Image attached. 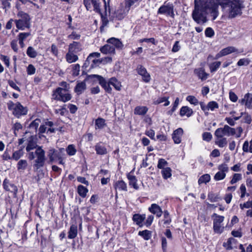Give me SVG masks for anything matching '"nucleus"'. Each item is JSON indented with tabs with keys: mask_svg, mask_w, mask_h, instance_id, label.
I'll list each match as a JSON object with an SVG mask.
<instances>
[{
	"mask_svg": "<svg viewBox=\"0 0 252 252\" xmlns=\"http://www.w3.org/2000/svg\"><path fill=\"white\" fill-rule=\"evenodd\" d=\"M219 5L223 9H226L230 18L241 15L244 7L243 0H194V9L192 13L193 19L199 24L207 22V15L215 20L219 14Z\"/></svg>",
	"mask_w": 252,
	"mask_h": 252,
	"instance_id": "1",
	"label": "nucleus"
},
{
	"mask_svg": "<svg viewBox=\"0 0 252 252\" xmlns=\"http://www.w3.org/2000/svg\"><path fill=\"white\" fill-rule=\"evenodd\" d=\"M28 158L32 160L36 158L34 160L33 167L37 170L44 166L46 161L45 152L42 147L38 146L34 152H29L28 154Z\"/></svg>",
	"mask_w": 252,
	"mask_h": 252,
	"instance_id": "2",
	"label": "nucleus"
},
{
	"mask_svg": "<svg viewBox=\"0 0 252 252\" xmlns=\"http://www.w3.org/2000/svg\"><path fill=\"white\" fill-rule=\"evenodd\" d=\"M18 20H15L16 28L19 30H24L26 28H29L30 27V16L26 13L23 11H19L17 14Z\"/></svg>",
	"mask_w": 252,
	"mask_h": 252,
	"instance_id": "3",
	"label": "nucleus"
},
{
	"mask_svg": "<svg viewBox=\"0 0 252 252\" xmlns=\"http://www.w3.org/2000/svg\"><path fill=\"white\" fill-rule=\"evenodd\" d=\"M7 105L8 110L12 111V114L17 118L25 115L27 113V108L23 107L19 102L14 103L12 101H9Z\"/></svg>",
	"mask_w": 252,
	"mask_h": 252,
	"instance_id": "4",
	"label": "nucleus"
},
{
	"mask_svg": "<svg viewBox=\"0 0 252 252\" xmlns=\"http://www.w3.org/2000/svg\"><path fill=\"white\" fill-rule=\"evenodd\" d=\"M53 99L57 100L67 102L71 99V96L69 94L68 90L63 89L62 88H57L53 91L52 94Z\"/></svg>",
	"mask_w": 252,
	"mask_h": 252,
	"instance_id": "5",
	"label": "nucleus"
},
{
	"mask_svg": "<svg viewBox=\"0 0 252 252\" xmlns=\"http://www.w3.org/2000/svg\"><path fill=\"white\" fill-rule=\"evenodd\" d=\"M235 133L236 130L234 128L225 125L223 127L217 128L215 131L214 135L216 138H222L224 136L234 135Z\"/></svg>",
	"mask_w": 252,
	"mask_h": 252,
	"instance_id": "6",
	"label": "nucleus"
},
{
	"mask_svg": "<svg viewBox=\"0 0 252 252\" xmlns=\"http://www.w3.org/2000/svg\"><path fill=\"white\" fill-rule=\"evenodd\" d=\"M213 219V229L215 233L221 234L224 230V227L221 224L223 221L224 217L214 213L212 216Z\"/></svg>",
	"mask_w": 252,
	"mask_h": 252,
	"instance_id": "7",
	"label": "nucleus"
},
{
	"mask_svg": "<svg viewBox=\"0 0 252 252\" xmlns=\"http://www.w3.org/2000/svg\"><path fill=\"white\" fill-rule=\"evenodd\" d=\"M158 13L166 15V16L174 18L175 14L173 4L170 2H165L158 9Z\"/></svg>",
	"mask_w": 252,
	"mask_h": 252,
	"instance_id": "8",
	"label": "nucleus"
},
{
	"mask_svg": "<svg viewBox=\"0 0 252 252\" xmlns=\"http://www.w3.org/2000/svg\"><path fill=\"white\" fill-rule=\"evenodd\" d=\"M90 77L91 78H96L99 85L104 90L108 93H111L112 89L110 87L111 84L109 83V80L107 82L102 76L97 74H92L90 75Z\"/></svg>",
	"mask_w": 252,
	"mask_h": 252,
	"instance_id": "9",
	"label": "nucleus"
},
{
	"mask_svg": "<svg viewBox=\"0 0 252 252\" xmlns=\"http://www.w3.org/2000/svg\"><path fill=\"white\" fill-rule=\"evenodd\" d=\"M63 156H65L64 149H60L59 151L55 150L54 149H51L49 150L48 154L50 162H53L57 159H61Z\"/></svg>",
	"mask_w": 252,
	"mask_h": 252,
	"instance_id": "10",
	"label": "nucleus"
},
{
	"mask_svg": "<svg viewBox=\"0 0 252 252\" xmlns=\"http://www.w3.org/2000/svg\"><path fill=\"white\" fill-rule=\"evenodd\" d=\"M238 50L233 46H229L222 49L220 52H219L214 58L215 60H217L223 56L227 55L230 53L236 52Z\"/></svg>",
	"mask_w": 252,
	"mask_h": 252,
	"instance_id": "11",
	"label": "nucleus"
},
{
	"mask_svg": "<svg viewBox=\"0 0 252 252\" xmlns=\"http://www.w3.org/2000/svg\"><path fill=\"white\" fill-rule=\"evenodd\" d=\"M138 73L142 76L143 80L147 83L151 80L150 74L147 72L145 68L142 65H138L137 68Z\"/></svg>",
	"mask_w": 252,
	"mask_h": 252,
	"instance_id": "12",
	"label": "nucleus"
},
{
	"mask_svg": "<svg viewBox=\"0 0 252 252\" xmlns=\"http://www.w3.org/2000/svg\"><path fill=\"white\" fill-rule=\"evenodd\" d=\"M183 134V130L179 128L174 130L172 134V139L176 144H179L181 142L182 136Z\"/></svg>",
	"mask_w": 252,
	"mask_h": 252,
	"instance_id": "13",
	"label": "nucleus"
},
{
	"mask_svg": "<svg viewBox=\"0 0 252 252\" xmlns=\"http://www.w3.org/2000/svg\"><path fill=\"white\" fill-rule=\"evenodd\" d=\"M149 211L152 214H155L158 218L161 216L162 211L161 208L157 204H152L148 208Z\"/></svg>",
	"mask_w": 252,
	"mask_h": 252,
	"instance_id": "14",
	"label": "nucleus"
},
{
	"mask_svg": "<svg viewBox=\"0 0 252 252\" xmlns=\"http://www.w3.org/2000/svg\"><path fill=\"white\" fill-rule=\"evenodd\" d=\"M241 103L244 104L248 108H252V94H246L244 98L241 99Z\"/></svg>",
	"mask_w": 252,
	"mask_h": 252,
	"instance_id": "15",
	"label": "nucleus"
},
{
	"mask_svg": "<svg viewBox=\"0 0 252 252\" xmlns=\"http://www.w3.org/2000/svg\"><path fill=\"white\" fill-rule=\"evenodd\" d=\"M146 219L145 214H135L133 216L132 220L139 227H142L143 225V221Z\"/></svg>",
	"mask_w": 252,
	"mask_h": 252,
	"instance_id": "16",
	"label": "nucleus"
},
{
	"mask_svg": "<svg viewBox=\"0 0 252 252\" xmlns=\"http://www.w3.org/2000/svg\"><path fill=\"white\" fill-rule=\"evenodd\" d=\"M107 43L110 44L114 48L121 50L123 49L124 45L122 42L118 38L112 37L108 39L107 41Z\"/></svg>",
	"mask_w": 252,
	"mask_h": 252,
	"instance_id": "17",
	"label": "nucleus"
},
{
	"mask_svg": "<svg viewBox=\"0 0 252 252\" xmlns=\"http://www.w3.org/2000/svg\"><path fill=\"white\" fill-rule=\"evenodd\" d=\"M82 49V45L78 42L74 41L68 46V51L75 54L80 52Z\"/></svg>",
	"mask_w": 252,
	"mask_h": 252,
	"instance_id": "18",
	"label": "nucleus"
},
{
	"mask_svg": "<svg viewBox=\"0 0 252 252\" xmlns=\"http://www.w3.org/2000/svg\"><path fill=\"white\" fill-rule=\"evenodd\" d=\"M3 186L5 190L14 192V194H16L18 190L17 187L14 184H10L9 182V181L6 179L4 180Z\"/></svg>",
	"mask_w": 252,
	"mask_h": 252,
	"instance_id": "19",
	"label": "nucleus"
},
{
	"mask_svg": "<svg viewBox=\"0 0 252 252\" xmlns=\"http://www.w3.org/2000/svg\"><path fill=\"white\" fill-rule=\"evenodd\" d=\"M100 51L104 54H114L115 53V48L110 44H105L100 48Z\"/></svg>",
	"mask_w": 252,
	"mask_h": 252,
	"instance_id": "20",
	"label": "nucleus"
},
{
	"mask_svg": "<svg viewBox=\"0 0 252 252\" xmlns=\"http://www.w3.org/2000/svg\"><path fill=\"white\" fill-rule=\"evenodd\" d=\"M194 72L201 80H206L209 75L208 73L205 72L204 69L203 68H196L194 69Z\"/></svg>",
	"mask_w": 252,
	"mask_h": 252,
	"instance_id": "21",
	"label": "nucleus"
},
{
	"mask_svg": "<svg viewBox=\"0 0 252 252\" xmlns=\"http://www.w3.org/2000/svg\"><path fill=\"white\" fill-rule=\"evenodd\" d=\"M75 53L68 51L65 55L66 61L69 63H72L76 62L78 60V56L75 54Z\"/></svg>",
	"mask_w": 252,
	"mask_h": 252,
	"instance_id": "22",
	"label": "nucleus"
},
{
	"mask_svg": "<svg viewBox=\"0 0 252 252\" xmlns=\"http://www.w3.org/2000/svg\"><path fill=\"white\" fill-rule=\"evenodd\" d=\"M95 150L98 155H103L107 154L106 147L101 143H97L95 146Z\"/></svg>",
	"mask_w": 252,
	"mask_h": 252,
	"instance_id": "23",
	"label": "nucleus"
},
{
	"mask_svg": "<svg viewBox=\"0 0 252 252\" xmlns=\"http://www.w3.org/2000/svg\"><path fill=\"white\" fill-rule=\"evenodd\" d=\"M192 110L188 106H183L180 109V114L181 116H187L189 117L192 115Z\"/></svg>",
	"mask_w": 252,
	"mask_h": 252,
	"instance_id": "24",
	"label": "nucleus"
},
{
	"mask_svg": "<svg viewBox=\"0 0 252 252\" xmlns=\"http://www.w3.org/2000/svg\"><path fill=\"white\" fill-rule=\"evenodd\" d=\"M114 187L116 190L118 189L119 190L127 191L126 184L124 181L122 180L117 181L114 185Z\"/></svg>",
	"mask_w": 252,
	"mask_h": 252,
	"instance_id": "25",
	"label": "nucleus"
},
{
	"mask_svg": "<svg viewBox=\"0 0 252 252\" xmlns=\"http://www.w3.org/2000/svg\"><path fill=\"white\" fill-rule=\"evenodd\" d=\"M106 126L105 120L101 118H98L95 121V128L97 129H102Z\"/></svg>",
	"mask_w": 252,
	"mask_h": 252,
	"instance_id": "26",
	"label": "nucleus"
},
{
	"mask_svg": "<svg viewBox=\"0 0 252 252\" xmlns=\"http://www.w3.org/2000/svg\"><path fill=\"white\" fill-rule=\"evenodd\" d=\"M109 83L113 86L117 91L121 90V83L115 77H112L109 79Z\"/></svg>",
	"mask_w": 252,
	"mask_h": 252,
	"instance_id": "27",
	"label": "nucleus"
},
{
	"mask_svg": "<svg viewBox=\"0 0 252 252\" xmlns=\"http://www.w3.org/2000/svg\"><path fill=\"white\" fill-rule=\"evenodd\" d=\"M77 235V226L76 225H72L69 229L68 234L69 239H74Z\"/></svg>",
	"mask_w": 252,
	"mask_h": 252,
	"instance_id": "28",
	"label": "nucleus"
},
{
	"mask_svg": "<svg viewBox=\"0 0 252 252\" xmlns=\"http://www.w3.org/2000/svg\"><path fill=\"white\" fill-rule=\"evenodd\" d=\"M33 136H31L30 137L29 140H28V144L27 146L26 147V151L29 153L31 152H30L31 150L36 148L37 147H38L36 145V143L33 141Z\"/></svg>",
	"mask_w": 252,
	"mask_h": 252,
	"instance_id": "29",
	"label": "nucleus"
},
{
	"mask_svg": "<svg viewBox=\"0 0 252 252\" xmlns=\"http://www.w3.org/2000/svg\"><path fill=\"white\" fill-rule=\"evenodd\" d=\"M148 108L146 106H137L134 109V114L139 115H144L148 111Z\"/></svg>",
	"mask_w": 252,
	"mask_h": 252,
	"instance_id": "30",
	"label": "nucleus"
},
{
	"mask_svg": "<svg viewBox=\"0 0 252 252\" xmlns=\"http://www.w3.org/2000/svg\"><path fill=\"white\" fill-rule=\"evenodd\" d=\"M138 235L142 237L145 240H149L152 237V232L148 230L140 231Z\"/></svg>",
	"mask_w": 252,
	"mask_h": 252,
	"instance_id": "31",
	"label": "nucleus"
},
{
	"mask_svg": "<svg viewBox=\"0 0 252 252\" xmlns=\"http://www.w3.org/2000/svg\"><path fill=\"white\" fill-rule=\"evenodd\" d=\"M86 83L85 81H83L77 83L75 87V91L77 94H81L86 89Z\"/></svg>",
	"mask_w": 252,
	"mask_h": 252,
	"instance_id": "32",
	"label": "nucleus"
},
{
	"mask_svg": "<svg viewBox=\"0 0 252 252\" xmlns=\"http://www.w3.org/2000/svg\"><path fill=\"white\" fill-rule=\"evenodd\" d=\"M88 192V189L84 186L80 185L77 187V192L79 195L83 198H85L87 193Z\"/></svg>",
	"mask_w": 252,
	"mask_h": 252,
	"instance_id": "33",
	"label": "nucleus"
},
{
	"mask_svg": "<svg viewBox=\"0 0 252 252\" xmlns=\"http://www.w3.org/2000/svg\"><path fill=\"white\" fill-rule=\"evenodd\" d=\"M215 144L220 148H223L227 144L226 138H216Z\"/></svg>",
	"mask_w": 252,
	"mask_h": 252,
	"instance_id": "34",
	"label": "nucleus"
},
{
	"mask_svg": "<svg viewBox=\"0 0 252 252\" xmlns=\"http://www.w3.org/2000/svg\"><path fill=\"white\" fill-rule=\"evenodd\" d=\"M127 178L129 181V185L133 187L135 189H138V186L137 184V180L135 176L128 175Z\"/></svg>",
	"mask_w": 252,
	"mask_h": 252,
	"instance_id": "35",
	"label": "nucleus"
},
{
	"mask_svg": "<svg viewBox=\"0 0 252 252\" xmlns=\"http://www.w3.org/2000/svg\"><path fill=\"white\" fill-rule=\"evenodd\" d=\"M210 176L208 174H204L201 176L198 179V183L199 185L205 183L206 184L210 181Z\"/></svg>",
	"mask_w": 252,
	"mask_h": 252,
	"instance_id": "36",
	"label": "nucleus"
},
{
	"mask_svg": "<svg viewBox=\"0 0 252 252\" xmlns=\"http://www.w3.org/2000/svg\"><path fill=\"white\" fill-rule=\"evenodd\" d=\"M161 174L164 179H167L171 176V169L170 167H165L161 170Z\"/></svg>",
	"mask_w": 252,
	"mask_h": 252,
	"instance_id": "37",
	"label": "nucleus"
},
{
	"mask_svg": "<svg viewBox=\"0 0 252 252\" xmlns=\"http://www.w3.org/2000/svg\"><path fill=\"white\" fill-rule=\"evenodd\" d=\"M221 64L220 62H215L209 64L211 72H214L220 67Z\"/></svg>",
	"mask_w": 252,
	"mask_h": 252,
	"instance_id": "38",
	"label": "nucleus"
},
{
	"mask_svg": "<svg viewBox=\"0 0 252 252\" xmlns=\"http://www.w3.org/2000/svg\"><path fill=\"white\" fill-rule=\"evenodd\" d=\"M164 219L162 220L163 224L165 225H168L171 222V218L169 216V213L167 211H164L163 212Z\"/></svg>",
	"mask_w": 252,
	"mask_h": 252,
	"instance_id": "39",
	"label": "nucleus"
},
{
	"mask_svg": "<svg viewBox=\"0 0 252 252\" xmlns=\"http://www.w3.org/2000/svg\"><path fill=\"white\" fill-rule=\"evenodd\" d=\"M92 4L93 5L94 10L97 13H100V2L99 0H91Z\"/></svg>",
	"mask_w": 252,
	"mask_h": 252,
	"instance_id": "40",
	"label": "nucleus"
},
{
	"mask_svg": "<svg viewBox=\"0 0 252 252\" xmlns=\"http://www.w3.org/2000/svg\"><path fill=\"white\" fill-rule=\"evenodd\" d=\"M163 102H165L164 106H167L169 105L170 102L168 101V97H162L158 98L157 100L155 101L154 103L155 104H158Z\"/></svg>",
	"mask_w": 252,
	"mask_h": 252,
	"instance_id": "41",
	"label": "nucleus"
},
{
	"mask_svg": "<svg viewBox=\"0 0 252 252\" xmlns=\"http://www.w3.org/2000/svg\"><path fill=\"white\" fill-rule=\"evenodd\" d=\"M27 54L31 58H34L37 56V52L32 47L30 46L27 50Z\"/></svg>",
	"mask_w": 252,
	"mask_h": 252,
	"instance_id": "42",
	"label": "nucleus"
},
{
	"mask_svg": "<svg viewBox=\"0 0 252 252\" xmlns=\"http://www.w3.org/2000/svg\"><path fill=\"white\" fill-rule=\"evenodd\" d=\"M40 122L41 121L39 119H36L30 124L29 126L30 128L36 131Z\"/></svg>",
	"mask_w": 252,
	"mask_h": 252,
	"instance_id": "43",
	"label": "nucleus"
},
{
	"mask_svg": "<svg viewBox=\"0 0 252 252\" xmlns=\"http://www.w3.org/2000/svg\"><path fill=\"white\" fill-rule=\"evenodd\" d=\"M24 155V152L22 149L19 150L18 151H15L13 153V155L12 157V158L14 159L15 160H18L21 157H22Z\"/></svg>",
	"mask_w": 252,
	"mask_h": 252,
	"instance_id": "44",
	"label": "nucleus"
},
{
	"mask_svg": "<svg viewBox=\"0 0 252 252\" xmlns=\"http://www.w3.org/2000/svg\"><path fill=\"white\" fill-rule=\"evenodd\" d=\"M66 150L69 156H74L76 153V150L73 145H68Z\"/></svg>",
	"mask_w": 252,
	"mask_h": 252,
	"instance_id": "45",
	"label": "nucleus"
},
{
	"mask_svg": "<svg viewBox=\"0 0 252 252\" xmlns=\"http://www.w3.org/2000/svg\"><path fill=\"white\" fill-rule=\"evenodd\" d=\"M242 179V175L239 173H235L233 175L230 183L232 185L234 184Z\"/></svg>",
	"mask_w": 252,
	"mask_h": 252,
	"instance_id": "46",
	"label": "nucleus"
},
{
	"mask_svg": "<svg viewBox=\"0 0 252 252\" xmlns=\"http://www.w3.org/2000/svg\"><path fill=\"white\" fill-rule=\"evenodd\" d=\"M208 199L211 202H217L220 199V197L218 195L215 194L213 193H209L208 195Z\"/></svg>",
	"mask_w": 252,
	"mask_h": 252,
	"instance_id": "47",
	"label": "nucleus"
},
{
	"mask_svg": "<svg viewBox=\"0 0 252 252\" xmlns=\"http://www.w3.org/2000/svg\"><path fill=\"white\" fill-rule=\"evenodd\" d=\"M28 165L27 161L26 160L21 159L19 161L17 164V168L19 169L24 170Z\"/></svg>",
	"mask_w": 252,
	"mask_h": 252,
	"instance_id": "48",
	"label": "nucleus"
},
{
	"mask_svg": "<svg viewBox=\"0 0 252 252\" xmlns=\"http://www.w3.org/2000/svg\"><path fill=\"white\" fill-rule=\"evenodd\" d=\"M186 100L189 102L190 103L196 105L199 103L198 99L194 96L189 95L187 97Z\"/></svg>",
	"mask_w": 252,
	"mask_h": 252,
	"instance_id": "49",
	"label": "nucleus"
},
{
	"mask_svg": "<svg viewBox=\"0 0 252 252\" xmlns=\"http://www.w3.org/2000/svg\"><path fill=\"white\" fill-rule=\"evenodd\" d=\"M80 68V65L78 63L72 65V75L73 76H76L79 74Z\"/></svg>",
	"mask_w": 252,
	"mask_h": 252,
	"instance_id": "50",
	"label": "nucleus"
},
{
	"mask_svg": "<svg viewBox=\"0 0 252 252\" xmlns=\"http://www.w3.org/2000/svg\"><path fill=\"white\" fill-rule=\"evenodd\" d=\"M226 176L225 173L221 172L220 171L218 172L214 176V179L216 181H220L223 179Z\"/></svg>",
	"mask_w": 252,
	"mask_h": 252,
	"instance_id": "51",
	"label": "nucleus"
},
{
	"mask_svg": "<svg viewBox=\"0 0 252 252\" xmlns=\"http://www.w3.org/2000/svg\"><path fill=\"white\" fill-rule=\"evenodd\" d=\"M208 110L214 111L215 109L219 108L218 104L215 101H212L208 103Z\"/></svg>",
	"mask_w": 252,
	"mask_h": 252,
	"instance_id": "52",
	"label": "nucleus"
},
{
	"mask_svg": "<svg viewBox=\"0 0 252 252\" xmlns=\"http://www.w3.org/2000/svg\"><path fill=\"white\" fill-rule=\"evenodd\" d=\"M240 208L243 210L245 208H252V200L248 201L244 203H241L240 204Z\"/></svg>",
	"mask_w": 252,
	"mask_h": 252,
	"instance_id": "53",
	"label": "nucleus"
},
{
	"mask_svg": "<svg viewBox=\"0 0 252 252\" xmlns=\"http://www.w3.org/2000/svg\"><path fill=\"white\" fill-rule=\"evenodd\" d=\"M250 63V60L247 58H243L240 59L237 62L238 66L248 65Z\"/></svg>",
	"mask_w": 252,
	"mask_h": 252,
	"instance_id": "54",
	"label": "nucleus"
},
{
	"mask_svg": "<svg viewBox=\"0 0 252 252\" xmlns=\"http://www.w3.org/2000/svg\"><path fill=\"white\" fill-rule=\"evenodd\" d=\"M240 191L241 193V198H244L245 196V195H247V196H249V194L247 193L246 192V188L244 184H242L241 185L240 187Z\"/></svg>",
	"mask_w": 252,
	"mask_h": 252,
	"instance_id": "55",
	"label": "nucleus"
},
{
	"mask_svg": "<svg viewBox=\"0 0 252 252\" xmlns=\"http://www.w3.org/2000/svg\"><path fill=\"white\" fill-rule=\"evenodd\" d=\"M167 164V162L164 159L160 158L158 160V167L159 169H163L165 168L164 167L166 166Z\"/></svg>",
	"mask_w": 252,
	"mask_h": 252,
	"instance_id": "56",
	"label": "nucleus"
},
{
	"mask_svg": "<svg viewBox=\"0 0 252 252\" xmlns=\"http://www.w3.org/2000/svg\"><path fill=\"white\" fill-rule=\"evenodd\" d=\"M100 54L98 52H94L91 53L87 59L86 62H90L92 59H96L100 57Z\"/></svg>",
	"mask_w": 252,
	"mask_h": 252,
	"instance_id": "57",
	"label": "nucleus"
},
{
	"mask_svg": "<svg viewBox=\"0 0 252 252\" xmlns=\"http://www.w3.org/2000/svg\"><path fill=\"white\" fill-rule=\"evenodd\" d=\"M203 140L207 142H209L212 139V135L210 132H205L202 134Z\"/></svg>",
	"mask_w": 252,
	"mask_h": 252,
	"instance_id": "58",
	"label": "nucleus"
},
{
	"mask_svg": "<svg viewBox=\"0 0 252 252\" xmlns=\"http://www.w3.org/2000/svg\"><path fill=\"white\" fill-rule=\"evenodd\" d=\"M30 35V32H21L18 35V40L24 41Z\"/></svg>",
	"mask_w": 252,
	"mask_h": 252,
	"instance_id": "59",
	"label": "nucleus"
},
{
	"mask_svg": "<svg viewBox=\"0 0 252 252\" xmlns=\"http://www.w3.org/2000/svg\"><path fill=\"white\" fill-rule=\"evenodd\" d=\"M205 34L207 37H212L214 35V32L211 28H207L205 31Z\"/></svg>",
	"mask_w": 252,
	"mask_h": 252,
	"instance_id": "60",
	"label": "nucleus"
},
{
	"mask_svg": "<svg viewBox=\"0 0 252 252\" xmlns=\"http://www.w3.org/2000/svg\"><path fill=\"white\" fill-rule=\"evenodd\" d=\"M67 37L70 39L77 40L80 38V35L77 33L76 32H72L71 34L68 35Z\"/></svg>",
	"mask_w": 252,
	"mask_h": 252,
	"instance_id": "61",
	"label": "nucleus"
},
{
	"mask_svg": "<svg viewBox=\"0 0 252 252\" xmlns=\"http://www.w3.org/2000/svg\"><path fill=\"white\" fill-rule=\"evenodd\" d=\"M154 218V216H153L152 215L149 216L146 220L145 223V225L147 227L150 226L153 222Z\"/></svg>",
	"mask_w": 252,
	"mask_h": 252,
	"instance_id": "62",
	"label": "nucleus"
},
{
	"mask_svg": "<svg viewBox=\"0 0 252 252\" xmlns=\"http://www.w3.org/2000/svg\"><path fill=\"white\" fill-rule=\"evenodd\" d=\"M35 68L32 64H30L27 68V73L29 75H32L35 73Z\"/></svg>",
	"mask_w": 252,
	"mask_h": 252,
	"instance_id": "63",
	"label": "nucleus"
},
{
	"mask_svg": "<svg viewBox=\"0 0 252 252\" xmlns=\"http://www.w3.org/2000/svg\"><path fill=\"white\" fill-rule=\"evenodd\" d=\"M180 48L181 47L179 44V41H176L173 45L172 49V52L174 53L177 52L180 50Z\"/></svg>",
	"mask_w": 252,
	"mask_h": 252,
	"instance_id": "64",
	"label": "nucleus"
}]
</instances>
